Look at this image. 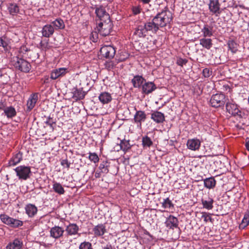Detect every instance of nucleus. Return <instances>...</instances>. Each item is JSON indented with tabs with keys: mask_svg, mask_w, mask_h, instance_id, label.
I'll return each mask as SVG.
<instances>
[{
	"mask_svg": "<svg viewBox=\"0 0 249 249\" xmlns=\"http://www.w3.org/2000/svg\"><path fill=\"white\" fill-rule=\"evenodd\" d=\"M172 19L171 13L169 12L162 11L158 14L152 20L155 25V29L159 30L160 27L166 26Z\"/></svg>",
	"mask_w": 249,
	"mask_h": 249,
	"instance_id": "f257e3e1",
	"label": "nucleus"
},
{
	"mask_svg": "<svg viewBox=\"0 0 249 249\" xmlns=\"http://www.w3.org/2000/svg\"><path fill=\"white\" fill-rule=\"evenodd\" d=\"M113 24L110 19L106 21H100L98 26L96 27V30L98 33L103 36H108L112 31Z\"/></svg>",
	"mask_w": 249,
	"mask_h": 249,
	"instance_id": "f03ea898",
	"label": "nucleus"
},
{
	"mask_svg": "<svg viewBox=\"0 0 249 249\" xmlns=\"http://www.w3.org/2000/svg\"><path fill=\"white\" fill-rule=\"evenodd\" d=\"M16 60L13 64L15 68L24 72H29L31 68V65L27 61L23 58L17 56Z\"/></svg>",
	"mask_w": 249,
	"mask_h": 249,
	"instance_id": "7ed1b4c3",
	"label": "nucleus"
},
{
	"mask_svg": "<svg viewBox=\"0 0 249 249\" xmlns=\"http://www.w3.org/2000/svg\"><path fill=\"white\" fill-rule=\"evenodd\" d=\"M226 100L225 94L217 93L212 96L210 102L212 107L217 108L224 107Z\"/></svg>",
	"mask_w": 249,
	"mask_h": 249,
	"instance_id": "20e7f679",
	"label": "nucleus"
},
{
	"mask_svg": "<svg viewBox=\"0 0 249 249\" xmlns=\"http://www.w3.org/2000/svg\"><path fill=\"white\" fill-rule=\"evenodd\" d=\"M0 218L3 223L13 228L21 227L23 224L22 221L11 217L5 214H0Z\"/></svg>",
	"mask_w": 249,
	"mask_h": 249,
	"instance_id": "39448f33",
	"label": "nucleus"
},
{
	"mask_svg": "<svg viewBox=\"0 0 249 249\" xmlns=\"http://www.w3.org/2000/svg\"><path fill=\"white\" fill-rule=\"evenodd\" d=\"M226 109L228 112L234 117H238L240 119L242 118L244 113L239 108L238 106L230 102H227L226 104Z\"/></svg>",
	"mask_w": 249,
	"mask_h": 249,
	"instance_id": "423d86ee",
	"label": "nucleus"
},
{
	"mask_svg": "<svg viewBox=\"0 0 249 249\" xmlns=\"http://www.w3.org/2000/svg\"><path fill=\"white\" fill-rule=\"evenodd\" d=\"M14 170L19 179L26 180L30 177L31 173L30 167L25 166H18Z\"/></svg>",
	"mask_w": 249,
	"mask_h": 249,
	"instance_id": "0eeeda50",
	"label": "nucleus"
},
{
	"mask_svg": "<svg viewBox=\"0 0 249 249\" xmlns=\"http://www.w3.org/2000/svg\"><path fill=\"white\" fill-rule=\"evenodd\" d=\"M102 55L107 59H112L114 57L116 50L112 46H105L100 49Z\"/></svg>",
	"mask_w": 249,
	"mask_h": 249,
	"instance_id": "6e6552de",
	"label": "nucleus"
},
{
	"mask_svg": "<svg viewBox=\"0 0 249 249\" xmlns=\"http://www.w3.org/2000/svg\"><path fill=\"white\" fill-rule=\"evenodd\" d=\"M95 13L100 21L110 19L109 15L106 12L105 8L103 6L96 8Z\"/></svg>",
	"mask_w": 249,
	"mask_h": 249,
	"instance_id": "1a4fd4ad",
	"label": "nucleus"
},
{
	"mask_svg": "<svg viewBox=\"0 0 249 249\" xmlns=\"http://www.w3.org/2000/svg\"><path fill=\"white\" fill-rule=\"evenodd\" d=\"M209 9L213 14L218 16L221 13L220 4L218 0H210L209 4Z\"/></svg>",
	"mask_w": 249,
	"mask_h": 249,
	"instance_id": "9d476101",
	"label": "nucleus"
},
{
	"mask_svg": "<svg viewBox=\"0 0 249 249\" xmlns=\"http://www.w3.org/2000/svg\"><path fill=\"white\" fill-rule=\"evenodd\" d=\"M146 119V114L144 111L142 110L136 111L134 116V121L137 124V126L141 128L142 123L144 122Z\"/></svg>",
	"mask_w": 249,
	"mask_h": 249,
	"instance_id": "9b49d317",
	"label": "nucleus"
},
{
	"mask_svg": "<svg viewBox=\"0 0 249 249\" xmlns=\"http://www.w3.org/2000/svg\"><path fill=\"white\" fill-rule=\"evenodd\" d=\"M64 231H65L63 228L55 226L50 230V236L55 239H59L63 236Z\"/></svg>",
	"mask_w": 249,
	"mask_h": 249,
	"instance_id": "f8f14e48",
	"label": "nucleus"
},
{
	"mask_svg": "<svg viewBox=\"0 0 249 249\" xmlns=\"http://www.w3.org/2000/svg\"><path fill=\"white\" fill-rule=\"evenodd\" d=\"M157 89L156 85L152 82H146V80L142 86V93L148 94L152 93Z\"/></svg>",
	"mask_w": 249,
	"mask_h": 249,
	"instance_id": "ddd939ff",
	"label": "nucleus"
},
{
	"mask_svg": "<svg viewBox=\"0 0 249 249\" xmlns=\"http://www.w3.org/2000/svg\"><path fill=\"white\" fill-rule=\"evenodd\" d=\"M68 72V69L65 68H60L53 70L51 73L50 78L55 80L59 77L64 76Z\"/></svg>",
	"mask_w": 249,
	"mask_h": 249,
	"instance_id": "4468645a",
	"label": "nucleus"
},
{
	"mask_svg": "<svg viewBox=\"0 0 249 249\" xmlns=\"http://www.w3.org/2000/svg\"><path fill=\"white\" fill-rule=\"evenodd\" d=\"M10 70L7 68L0 69V82L2 84L7 83L10 80Z\"/></svg>",
	"mask_w": 249,
	"mask_h": 249,
	"instance_id": "2eb2a0df",
	"label": "nucleus"
},
{
	"mask_svg": "<svg viewBox=\"0 0 249 249\" xmlns=\"http://www.w3.org/2000/svg\"><path fill=\"white\" fill-rule=\"evenodd\" d=\"M38 100V95L37 93L32 94L27 103V112H30L35 107L36 104Z\"/></svg>",
	"mask_w": 249,
	"mask_h": 249,
	"instance_id": "dca6fc26",
	"label": "nucleus"
},
{
	"mask_svg": "<svg viewBox=\"0 0 249 249\" xmlns=\"http://www.w3.org/2000/svg\"><path fill=\"white\" fill-rule=\"evenodd\" d=\"M201 32L203 37H210L213 36L215 31L213 30V27L212 25L206 24L201 28Z\"/></svg>",
	"mask_w": 249,
	"mask_h": 249,
	"instance_id": "f3484780",
	"label": "nucleus"
},
{
	"mask_svg": "<svg viewBox=\"0 0 249 249\" xmlns=\"http://www.w3.org/2000/svg\"><path fill=\"white\" fill-rule=\"evenodd\" d=\"M166 226L170 229H174L178 228V221L177 217L170 215L165 222Z\"/></svg>",
	"mask_w": 249,
	"mask_h": 249,
	"instance_id": "a211bd4d",
	"label": "nucleus"
},
{
	"mask_svg": "<svg viewBox=\"0 0 249 249\" xmlns=\"http://www.w3.org/2000/svg\"><path fill=\"white\" fill-rule=\"evenodd\" d=\"M54 32V28L52 24H47L42 28L41 33L42 36L49 38L51 36Z\"/></svg>",
	"mask_w": 249,
	"mask_h": 249,
	"instance_id": "6ab92c4d",
	"label": "nucleus"
},
{
	"mask_svg": "<svg viewBox=\"0 0 249 249\" xmlns=\"http://www.w3.org/2000/svg\"><path fill=\"white\" fill-rule=\"evenodd\" d=\"M92 231L96 237L103 236L106 232V226L103 224H98L93 228Z\"/></svg>",
	"mask_w": 249,
	"mask_h": 249,
	"instance_id": "aec40b11",
	"label": "nucleus"
},
{
	"mask_svg": "<svg viewBox=\"0 0 249 249\" xmlns=\"http://www.w3.org/2000/svg\"><path fill=\"white\" fill-rule=\"evenodd\" d=\"M22 160V153L19 151L14 154L8 162L9 166H15L19 163Z\"/></svg>",
	"mask_w": 249,
	"mask_h": 249,
	"instance_id": "412c9836",
	"label": "nucleus"
},
{
	"mask_svg": "<svg viewBox=\"0 0 249 249\" xmlns=\"http://www.w3.org/2000/svg\"><path fill=\"white\" fill-rule=\"evenodd\" d=\"M151 119L158 124L162 123L165 121V116L163 113L161 112L156 111L151 114Z\"/></svg>",
	"mask_w": 249,
	"mask_h": 249,
	"instance_id": "4be33fe9",
	"label": "nucleus"
},
{
	"mask_svg": "<svg viewBox=\"0 0 249 249\" xmlns=\"http://www.w3.org/2000/svg\"><path fill=\"white\" fill-rule=\"evenodd\" d=\"M98 98L100 102L103 104H108L112 99L111 94L106 91L101 92Z\"/></svg>",
	"mask_w": 249,
	"mask_h": 249,
	"instance_id": "5701e85b",
	"label": "nucleus"
},
{
	"mask_svg": "<svg viewBox=\"0 0 249 249\" xmlns=\"http://www.w3.org/2000/svg\"><path fill=\"white\" fill-rule=\"evenodd\" d=\"M187 145L188 148L192 150H197L200 147V142L198 139H189L187 141Z\"/></svg>",
	"mask_w": 249,
	"mask_h": 249,
	"instance_id": "b1692460",
	"label": "nucleus"
},
{
	"mask_svg": "<svg viewBox=\"0 0 249 249\" xmlns=\"http://www.w3.org/2000/svg\"><path fill=\"white\" fill-rule=\"evenodd\" d=\"M79 227L75 223H70L66 228V231L69 235H74L78 233Z\"/></svg>",
	"mask_w": 249,
	"mask_h": 249,
	"instance_id": "393cba45",
	"label": "nucleus"
},
{
	"mask_svg": "<svg viewBox=\"0 0 249 249\" xmlns=\"http://www.w3.org/2000/svg\"><path fill=\"white\" fill-rule=\"evenodd\" d=\"M145 79L142 77V76L139 75H136L132 79L131 82L134 88H142V85L144 83Z\"/></svg>",
	"mask_w": 249,
	"mask_h": 249,
	"instance_id": "a878e982",
	"label": "nucleus"
},
{
	"mask_svg": "<svg viewBox=\"0 0 249 249\" xmlns=\"http://www.w3.org/2000/svg\"><path fill=\"white\" fill-rule=\"evenodd\" d=\"M199 44L203 48L207 50H210L213 45L212 40L211 38L206 37H203V38L200 39Z\"/></svg>",
	"mask_w": 249,
	"mask_h": 249,
	"instance_id": "bb28decb",
	"label": "nucleus"
},
{
	"mask_svg": "<svg viewBox=\"0 0 249 249\" xmlns=\"http://www.w3.org/2000/svg\"><path fill=\"white\" fill-rule=\"evenodd\" d=\"M134 35L139 37H145L147 35V32L144 25H140L138 26L135 28Z\"/></svg>",
	"mask_w": 249,
	"mask_h": 249,
	"instance_id": "cd10ccee",
	"label": "nucleus"
},
{
	"mask_svg": "<svg viewBox=\"0 0 249 249\" xmlns=\"http://www.w3.org/2000/svg\"><path fill=\"white\" fill-rule=\"evenodd\" d=\"M26 213L29 217H33L37 212V207L33 204H28L25 207Z\"/></svg>",
	"mask_w": 249,
	"mask_h": 249,
	"instance_id": "c85d7f7f",
	"label": "nucleus"
},
{
	"mask_svg": "<svg viewBox=\"0 0 249 249\" xmlns=\"http://www.w3.org/2000/svg\"><path fill=\"white\" fill-rule=\"evenodd\" d=\"M23 243L18 239H15L12 242L9 243L6 246V249H20Z\"/></svg>",
	"mask_w": 249,
	"mask_h": 249,
	"instance_id": "c756f323",
	"label": "nucleus"
},
{
	"mask_svg": "<svg viewBox=\"0 0 249 249\" xmlns=\"http://www.w3.org/2000/svg\"><path fill=\"white\" fill-rule=\"evenodd\" d=\"M73 97L77 100L84 99L86 92L83 90V88L75 89L73 91Z\"/></svg>",
	"mask_w": 249,
	"mask_h": 249,
	"instance_id": "7c9ffc66",
	"label": "nucleus"
},
{
	"mask_svg": "<svg viewBox=\"0 0 249 249\" xmlns=\"http://www.w3.org/2000/svg\"><path fill=\"white\" fill-rule=\"evenodd\" d=\"M204 186L209 189L213 188L216 185V180L213 177L207 178L204 180Z\"/></svg>",
	"mask_w": 249,
	"mask_h": 249,
	"instance_id": "2f4dec72",
	"label": "nucleus"
},
{
	"mask_svg": "<svg viewBox=\"0 0 249 249\" xmlns=\"http://www.w3.org/2000/svg\"><path fill=\"white\" fill-rule=\"evenodd\" d=\"M0 47H2L5 52H9L11 49L9 40L5 37H1Z\"/></svg>",
	"mask_w": 249,
	"mask_h": 249,
	"instance_id": "473e14b6",
	"label": "nucleus"
},
{
	"mask_svg": "<svg viewBox=\"0 0 249 249\" xmlns=\"http://www.w3.org/2000/svg\"><path fill=\"white\" fill-rule=\"evenodd\" d=\"M51 24L55 30L63 29L65 28V24L63 20L59 18L52 22Z\"/></svg>",
	"mask_w": 249,
	"mask_h": 249,
	"instance_id": "72a5a7b5",
	"label": "nucleus"
},
{
	"mask_svg": "<svg viewBox=\"0 0 249 249\" xmlns=\"http://www.w3.org/2000/svg\"><path fill=\"white\" fill-rule=\"evenodd\" d=\"M201 202L204 208L208 210L213 209L214 200L212 198L208 197L207 200L202 199Z\"/></svg>",
	"mask_w": 249,
	"mask_h": 249,
	"instance_id": "f704fd0d",
	"label": "nucleus"
},
{
	"mask_svg": "<svg viewBox=\"0 0 249 249\" xmlns=\"http://www.w3.org/2000/svg\"><path fill=\"white\" fill-rule=\"evenodd\" d=\"M53 189L56 193L60 195L65 193V190L60 183L54 182L53 185Z\"/></svg>",
	"mask_w": 249,
	"mask_h": 249,
	"instance_id": "c9c22d12",
	"label": "nucleus"
},
{
	"mask_svg": "<svg viewBox=\"0 0 249 249\" xmlns=\"http://www.w3.org/2000/svg\"><path fill=\"white\" fill-rule=\"evenodd\" d=\"M4 113L7 118H12L16 115L17 112L15 108L12 106L6 107L4 109Z\"/></svg>",
	"mask_w": 249,
	"mask_h": 249,
	"instance_id": "e433bc0d",
	"label": "nucleus"
},
{
	"mask_svg": "<svg viewBox=\"0 0 249 249\" xmlns=\"http://www.w3.org/2000/svg\"><path fill=\"white\" fill-rule=\"evenodd\" d=\"M228 47L229 50L232 53H235L238 50L237 47L238 44L236 43V42L232 39H230L227 43Z\"/></svg>",
	"mask_w": 249,
	"mask_h": 249,
	"instance_id": "4c0bfd02",
	"label": "nucleus"
},
{
	"mask_svg": "<svg viewBox=\"0 0 249 249\" xmlns=\"http://www.w3.org/2000/svg\"><path fill=\"white\" fill-rule=\"evenodd\" d=\"M143 25L145 27V30H146L147 33L148 32V31H152L154 33H156L157 31L159 30L158 29H155V25H154V21L153 20H152L151 22L145 23Z\"/></svg>",
	"mask_w": 249,
	"mask_h": 249,
	"instance_id": "58836bf2",
	"label": "nucleus"
},
{
	"mask_svg": "<svg viewBox=\"0 0 249 249\" xmlns=\"http://www.w3.org/2000/svg\"><path fill=\"white\" fill-rule=\"evenodd\" d=\"M120 145L121 149L124 152L127 151L132 146V145L129 143V141L125 139L121 141Z\"/></svg>",
	"mask_w": 249,
	"mask_h": 249,
	"instance_id": "ea45409f",
	"label": "nucleus"
},
{
	"mask_svg": "<svg viewBox=\"0 0 249 249\" xmlns=\"http://www.w3.org/2000/svg\"><path fill=\"white\" fill-rule=\"evenodd\" d=\"M9 12L10 14L14 15L19 11L18 6L16 3H10L8 7Z\"/></svg>",
	"mask_w": 249,
	"mask_h": 249,
	"instance_id": "a19ab883",
	"label": "nucleus"
},
{
	"mask_svg": "<svg viewBox=\"0 0 249 249\" xmlns=\"http://www.w3.org/2000/svg\"><path fill=\"white\" fill-rule=\"evenodd\" d=\"M249 223V213H246L242 219V222L239 225V229H243L246 227Z\"/></svg>",
	"mask_w": 249,
	"mask_h": 249,
	"instance_id": "79ce46f5",
	"label": "nucleus"
},
{
	"mask_svg": "<svg viewBox=\"0 0 249 249\" xmlns=\"http://www.w3.org/2000/svg\"><path fill=\"white\" fill-rule=\"evenodd\" d=\"M142 144L144 147H149L151 145H152L153 142L149 137H148L147 136H145L142 137Z\"/></svg>",
	"mask_w": 249,
	"mask_h": 249,
	"instance_id": "37998d69",
	"label": "nucleus"
},
{
	"mask_svg": "<svg viewBox=\"0 0 249 249\" xmlns=\"http://www.w3.org/2000/svg\"><path fill=\"white\" fill-rule=\"evenodd\" d=\"M29 51H30V50L26 46H22L19 50V54L18 56L21 58L26 57L25 55Z\"/></svg>",
	"mask_w": 249,
	"mask_h": 249,
	"instance_id": "c03bdc74",
	"label": "nucleus"
},
{
	"mask_svg": "<svg viewBox=\"0 0 249 249\" xmlns=\"http://www.w3.org/2000/svg\"><path fill=\"white\" fill-rule=\"evenodd\" d=\"M45 123L46 124L50 126V130L51 132H53L54 130V127L56 126V123L55 122L53 121V118L49 117Z\"/></svg>",
	"mask_w": 249,
	"mask_h": 249,
	"instance_id": "a18cd8bd",
	"label": "nucleus"
},
{
	"mask_svg": "<svg viewBox=\"0 0 249 249\" xmlns=\"http://www.w3.org/2000/svg\"><path fill=\"white\" fill-rule=\"evenodd\" d=\"M201 214V218L204 219V221L205 222H207L208 221H210L211 223H213V219L211 216L212 214L206 212H202Z\"/></svg>",
	"mask_w": 249,
	"mask_h": 249,
	"instance_id": "49530a36",
	"label": "nucleus"
},
{
	"mask_svg": "<svg viewBox=\"0 0 249 249\" xmlns=\"http://www.w3.org/2000/svg\"><path fill=\"white\" fill-rule=\"evenodd\" d=\"M79 249H93V248L91 243L84 241L80 244Z\"/></svg>",
	"mask_w": 249,
	"mask_h": 249,
	"instance_id": "de8ad7c7",
	"label": "nucleus"
},
{
	"mask_svg": "<svg viewBox=\"0 0 249 249\" xmlns=\"http://www.w3.org/2000/svg\"><path fill=\"white\" fill-rule=\"evenodd\" d=\"M89 159L91 161L93 162L94 163L98 162L99 158L97 154L95 153H89Z\"/></svg>",
	"mask_w": 249,
	"mask_h": 249,
	"instance_id": "09e8293b",
	"label": "nucleus"
},
{
	"mask_svg": "<svg viewBox=\"0 0 249 249\" xmlns=\"http://www.w3.org/2000/svg\"><path fill=\"white\" fill-rule=\"evenodd\" d=\"M162 205L164 208H170L174 207L173 204L168 197L164 200Z\"/></svg>",
	"mask_w": 249,
	"mask_h": 249,
	"instance_id": "8fccbe9b",
	"label": "nucleus"
},
{
	"mask_svg": "<svg viewBox=\"0 0 249 249\" xmlns=\"http://www.w3.org/2000/svg\"><path fill=\"white\" fill-rule=\"evenodd\" d=\"M99 168L101 170V173L107 174L109 172L108 166L106 165L104 163H101Z\"/></svg>",
	"mask_w": 249,
	"mask_h": 249,
	"instance_id": "3c124183",
	"label": "nucleus"
},
{
	"mask_svg": "<svg viewBox=\"0 0 249 249\" xmlns=\"http://www.w3.org/2000/svg\"><path fill=\"white\" fill-rule=\"evenodd\" d=\"M188 62V60L186 59H182L181 58H178L177 60V64L182 67L184 65H186V64Z\"/></svg>",
	"mask_w": 249,
	"mask_h": 249,
	"instance_id": "603ef678",
	"label": "nucleus"
},
{
	"mask_svg": "<svg viewBox=\"0 0 249 249\" xmlns=\"http://www.w3.org/2000/svg\"><path fill=\"white\" fill-rule=\"evenodd\" d=\"M60 163L62 166L66 167L67 169L70 167L71 163L68 161L67 159H61Z\"/></svg>",
	"mask_w": 249,
	"mask_h": 249,
	"instance_id": "864d4df0",
	"label": "nucleus"
},
{
	"mask_svg": "<svg viewBox=\"0 0 249 249\" xmlns=\"http://www.w3.org/2000/svg\"><path fill=\"white\" fill-rule=\"evenodd\" d=\"M212 71L208 68H205L203 69L202 73L205 77H209L212 74Z\"/></svg>",
	"mask_w": 249,
	"mask_h": 249,
	"instance_id": "5fc2aeb1",
	"label": "nucleus"
},
{
	"mask_svg": "<svg viewBox=\"0 0 249 249\" xmlns=\"http://www.w3.org/2000/svg\"><path fill=\"white\" fill-rule=\"evenodd\" d=\"M105 65L106 68L109 70L113 69L115 66L114 64L112 61L106 62Z\"/></svg>",
	"mask_w": 249,
	"mask_h": 249,
	"instance_id": "6e6d98bb",
	"label": "nucleus"
},
{
	"mask_svg": "<svg viewBox=\"0 0 249 249\" xmlns=\"http://www.w3.org/2000/svg\"><path fill=\"white\" fill-rule=\"evenodd\" d=\"M90 37V39H92V41L96 42L98 38V34L97 32H92Z\"/></svg>",
	"mask_w": 249,
	"mask_h": 249,
	"instance_id": "4d7b16f0",
	"label": "nucleus"
},
{
	"mask_svg": "<svg viewBox=\"0 0 249 249\" xmlns=\"http://www.w3.org/2000/svg\"><path fill=\"white\" fill-rule=\"evenodd\" d=\"M102 249H115V248L108 243L104 247H102Z\"/></svg>",
	"mask_w": 249,
	"mask_h": 249,
	"instance_id": "13d9d810",
	"label": "nucleus"
},
{
	"mask_svg": "<svg viewBox=\"0 0 249 249\" xmlns=\"http://www.w3.org/2000/svg\"><path fill=\"white\" fill-rule=\"evenodd\" d=\"M6 104L4 102H0V110H3L4 111V109L6 108Z\"/></svg>",
	"mask_w": 249,
	"mask_h": 249,
	"instance_id": "bf43d9fd",
	"label": "nucleus"
},
{
	"mask_svg": "<svg viewBox=\"0 0 249 249\" xmlns=\"http://www.w3.org/2000/svg\"><path fill=\"white\" fill-rule=\"evenodd\" d=\"M40 45L42 48L45 50L49 49V47H48V43L47 42L46 43H42V42L40 43Z\"/></svg>",
	"mask_w": 249,
	"mask_h": 249,
	"instance_id": "052dcab7",
	"label": "nucleus"
},
{
	"mask_svg": "<svg viewBox=\"0 0 249 249\" xmlns=\"http://www.w3.org/2000/svg\"><path fill=\"white\" fill-rule=\"evenodd\" d=\"M133 12L135 14H138L140 13V10L138 8H135L133 9Z\"/></svg>",
	"mask_w": 249,
	"mask_h": 249,
	"instance_id": "680f3d73",
	"label": "nucleus"
},
{
	"mask_svg": "<svg viewBox=\"0 0 249 249\" xmlns=\"http://www.w3.org/2000/svg\"><path fill=\"white\" fill-rule=\"evenodd\" d=\"M139 1L142 2L143 4H148L150 1V0H138Z\"/></svg>",
	"mask_w": 249,
	"mask_h": 249,
	"instance_id": "e2e57ef3",
	"label": "nucleus"
},
{
	"mask_svg": "<svg viewBox=\"0 0 249 249\" xmlns=\"http://www.w3.org/2000/svg\"><path fill=\"white\" fill-rule=\"evenodd\" d=\"M101 177V172H95V177L96 178H99Z\"/></svg>",
	"mask_w": 249,
	"mask_h": 249,
	"instance_id": "0e129e2a",
	"label": "nucleus"
},
{
	"mask_svg": "<svg viewBox=\"0 0 249 249\" xmlns=\"http://www.w3.org/2000/svg\"><path fill=\"white\" fill-rule=\"evenodd\" d=\"M245 146L247 149L249 151V140L246 142Z\"/></svg>",
	"mask_w": 249,
	"mask_h": 249,
	"instance_id": "69168bd1",
	"label": "nucleus"
},
{
	"mask_svg": "<svg viewBox=\"0 0 249 249\" xmlns=\"http://www.w3.org/2000/svg\"><path fill=\"white\" fill-rule=\"evenodd\" d=\"M49 76L45 77L44 80V83H49Z\"/></svg>",
	"mask_w": 249,
	"mask_h": 249,
	"instance_id": "338daca9",
	"label": "nucleus"
},
{
	"mask_svg": "<svg viewBox=\"0 0 249 249\" xmlns=\"http://www.w3.org/2000/svg\"><path fill=\"white\" fill-rule=\"evenodd\" d=\"M248 102H249V98H248Z\"/></svg>",
	"mask_w": 249,
	"mask_h": 249,
	"instance_id": "774afa93",
	"label": "nucleus"
}]
</instances>
